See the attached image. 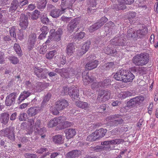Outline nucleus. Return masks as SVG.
<instances>
[{
	"label": "nucleus",
	"instance_id": "f257e3e1",
	"mask_svg": "<svg viewBox=\"0 0 158 158\" xmlns=\"http://www.w3.org/2000/svg\"><path fill=\"white\" fill-rule=\"evenodd\" d=\"M149 54L147 53H141L135 56L132 59V62L135 65L142 66L145 65L149 61Z\"/></svg>",
	"mask_w": 158,
	"mask_h": 158
},
{
	"label": "nucleus",
	"instance_id": "f03ea898",
	"mask_svg": "<svg viewBox=\"0 0 158 158\" xmlns=\"http://www.w3.org/2000/svg\"><path fill=\"white\" fill-rule=\"evenodd\" d=\"M144 97L142 95H138L131 98L127 102V106L129 108H135L141 106L144 100Z\"/></svg>",
	"mask_w": 158,
	"mask_h": 158
},
{
	"label": "nucleus",
	"instance_id": "7ed1b4c3",
	"mask_svg": "<svg viewBox=\"0 0 158 158\" xmlns=\"http://www.w3.org/2000/svg\"><path fill=\"white\" fill-rule=\"evenodd\" d=\"M2 135L5 137H7L12 141L15 140V133L13 127H9L1 130L0 131Z\"/></svg>",
	"mask_w": 158,
	"mask_h": 158
},
{
	"label": "nucleus",
	"instance_id": "20e7f679",
	"mask_svg": "<svg viewBox=\"0 0 158 158\" xmlns=\"http://www.w3.org/2000/svg\"><path fill=\"white\" fill-rule=\"evenodd\" d=\"M33 70L35 75L38 78L40 79H45L47 78V70L38 67L34 68Z\"/></svg>",
	"mask_w": 158,
	"mask_h": 158
},
{
	"label": "nucleus",
	"instance_id": "39448f33",
	"mask_svg": "<svg viewBox=\"0 0 158 158\" xmlns=\"http://www.w3.org/2000/svg\"><path fill=\"white\" fill-rule=\"evenodd\" d=\"M126 39L123 36H118L114 37L110 41V43L115 46H125L127 44Z\"/></svg>",
	"mask_w": 158,
	"mask_h": 158
},
{
	"label": "nucleus",
	"instance_id": "423d86ee",
	"mask_svg": "<svg viewBox=\"0 0 158 158\" xmlns=\"http://www.w3.org/2000/svg\"><path fill=\"white\" fill-rule=\"evenodd\" d=\"M110 95L109 91L105 90H101L98 93L97 100L100 102H105L110 98Z\"/></svg>",
	"mask_w": 158,
	"mask_h": 158
},
{
	"label": "nucleus",
	"instance_id": "0eeeda50",
	"mask_svg": "<svg viewBox=\"0 0 158 158\" xmlns=\"http://www.w3.org/2000/svg\"><path fill=\"white\" fill-rule=\"evenodd\" d=\"M76 0H66L61 2V6L62 13L67 12L70 9L72 10L73 5Z\"/></svg>",
	"mask_w": 158,
	"mask_h": 158
},
{
	"label": "nucleus",
	"instance_id": "6e6552de",
	"mask_svg": "<svg viewBox=\"0 0 158 158\" xmlns=\"http://www.w3.org/2000/svg\"><path fill=\"white\" fill-rule=\"evenodd\" d=\"M68 94L74 99L78 100L80 98L79 90L77 87L72 86L70 87L68 90Z\"/></svg>",
	"mask_w": 158,
	"mask_h": 158
},
{
	"label": "nucleus",
	"instance_id": "1a4fd4ad",
	"mask_svg": "<svg viewBox=\"0 0 158 158\" xmlns=\"http://www.w3.org/2000/svg\"><path fill=\"white\" fill-rule=\"evenodd\" d=\"M17 97L16 93H13L8 95L6 98L5 104L7 106H10L13 105Z\"/></svg>",
	"mask_w": 158,
	"mask_h": 158
},
{
	"label": "nucleus",
	"instance_id": "9d476101",
	"mask_svg": "<svg viewBox=\"0 0 158 158\" xmlns=\"http://www.w3.org/2000/svg\"><path fill=\"white\" fill-rule=\"evenodd\" d=\"M19 25L23 29L26 28L28 24V16L24 14H21L20 16L19 20Z\"/></svg>",
	"mask_w": 158,
	"mask_h": 158
},
{
	"label": "nucleus",
	"instance_id": "9b49d317",
	"mask_svg": "<svg viewBox=\"0 0 158 158\" xmlns=\"http://www.w3.org/2000/svg\"><path fill=\"white\" fill-rule=\"evenodd\" d=\"M97 0H89L87 2L88 6L87 8V12L89 14H92L95 12L96 6L97 5Z\"/></svg>",
	"mask_w": 158,
	"mask_h": 158
},
{
	"label": "nucleus",
	"instance_id": "f8f14e48",
	"mask_svg": "<svg viewBox=\"0 0 158 158\" xmlns=\"http://www.w3.org/2000/svg\"><path fill=\"white\" fill-rule=\"evenodd\" d=\"M55 72L59 74L63 78H69V69L56 68L55 70Z\"/></svg>",
	"mask_w": 158,
	"mask_h": 158
},
{
	"label": "nucleus",
	"instance_id": "ddd939ff",
	"mask_svg": "<svg viewBox=\"0 0 158 158\" xmlns=\"http://www.w3.org/2000/svg\"><path fill=\"white\" fill-rule=\"evenodd\" d=\"M55 105L56 108L58 110H62L67 107L69 105V103L65 99H62L56 102Z\"/></svg>",
	"mask_w": 158,
	"mask_h": 158
},
{
	"label": "nucleus",
	"instance_id": "4468645a",
	"mask_svg": "<svg viewBox=\"0 0 158 158\" xmlns=\"http://www.w3.org/2000/svg\"><path fill=\"white\" fill-rule=\"evenodd\" d=\"M111 81L110 79H106L95 84L96 88L103 87L106 88L109 85H111Z\"/></svg>",
	"mask_w": 158,
	"mask_h": 158
},
{
	"label": "nucleus",
	"instance_id": "2eb2a0df",
	"mask_svg": "<svg viewBox=\"0 0 158 158\" xmlns=\"http://www.w3.org/2000/svg\"><path fill=\"white\" fill-rule=\"evenodd\" d=\"M98 64L99 61L97 60L89 61L85 65V68L86 70H91L96 68Z\"/></svg>",
	"mask_w": 158,
	"mask_h": 158
},
{
	"label": "nucleus",
	"instance_id": "dca6fc26",
	"mask_svg": "<svg viewBox=\"0 0 158 158\" xmlns=\"http://www.w3.org/2000/svg\"><path fill=\"white\" fill-rule=\"evenodd\" d=\"M82 80L84 84L87 85L90 82H92L94 80V77L92 76H89L87 73H82Z\"/></svg>",
	"mask_w": 158,
	"mask_h": 158
},
{
	"label": "nucleus",
	"instance_id": "f3484780",
	"mask_svg": "<svg viewBox=\"0 0 158 158\" xmlns=\"http://www.w3.org/2000/svg\"><path fill=\"white\" fill-rule=\"evenodd\" d=\"M82 80L84 84L87 85L90 82H92L94 80V77L92 76H89L87 73H82Z\"/></svg>",
	"mask_w": 158,
	"mask_h": 158
},
{
	"label": "nucleus",
	"instance_id": "a211bd4d",
	"mask_svg": "<svg viewBox=\"0 0 158 158\" xmlns=\"http://www.w3.org/2000/svg\"><path fill=\"white\" fill-rule=\"evenodd\" d=\"M41 107L35 106L30 108L27 110V113L30 116H33L38 113L41 109Z\"/></svg>",
	"mask_w": 158,
	"mask_h": 158
},
{
	"label": "nucleus",
	"instance_id": "6ab92c4d",
	"mask_svg": "<svg viewBox=\"0 0 158 158\" xmlns=\"http://www.w3.org/2000/svg\"><path fill=\"white\" fill-rule=\"evenodd\" d=\"M31 94V93L29 91H24L22 92L17 100L18 103H21L22 101L29 96Z\"/></svg>",
	"mask_w": 158,
	"mask_h": 158
},
{
	"label": "nucleus",
	"instance_id": "aec40b11",
	"mask_svg": "<svg viewBox=\"0 0 158 158\" xmlns=\"http://www.w3.org/2000/svg\"><path fill=\"white\" fill-rule=\"evenodd\" d=\"M81 152L78 150H74L71 151L66 154L67 158H75L78 157L81 154Z\"/></svg>",
	"mask_w": 158,
	"mask_h": 158
},
{
	"label": "nucleus",
	"instance_id": "412c9836",
	"mask_svg": "<svg viewBox=\"0 0 158 158\" xmlns=\"http://www.w3.org/2000/svg\"><path fill=\"white\" fill-rule=\"evenodd\" d=\"M20 3L18 0H13L9 9V11L14 12L20 8Z\"/></svg>",
	"mask_w": 158,
	"mask_h": 158
},
{
	"label": "nucleus",
	"instance_id": "4be33fe9",
	"mask_svg": "<svg viewBox=\"0 0 158 158\" xmlns=\"http://www.w3.org/2000/svg\"><path fill=\"white\" fill-rule=\"evenodd\" d=\"M65 132L66 134V138L68 139H69L73 137L76 134L75 129L73 128L66 129Z\"/></svg>",
	"mask_w": 158,
	"mask_h": 158
},
{
	"label": "nucleus",
	"instance_id": "5701e85b",
	"mask_svg": "<svg viewBox=\"0 0 158 158\" xmlns=\"http://www.w3.org/2000/svg\"><path fill=\"white\" fill-rule=\"evenodd\" d=\"M0 119H2V123L5 125H6L9 121V114L8 112L2 113L1 115Z\"/></svg>",
	"mask_w": 158,
	"mask_h": 158
},
{
	"label": "nucleus",
	"instance_id": "b1692460",
	"mask_svg": "<svg viewBox=\"0 0 158 158\" xmlns=\"http://www.w3.org/2000/svg\"><path fill=\"white\" fill-rule=\"evenodd\" d=\"M53 141L56 143L61 144L64 143V136L61 135H57L52 137Z\"/></svg>",
	"mask_w": 158,
	"mask_h": 158
},
{
	"label": "nucleus",
	"instance_id": "393cba45",
	"mask_svg": "<svg viewBox=\"0 0 158 158\" xmlns=\"http://www.w3.org/2000/svg\"><path fill=\"white\" fill-rule=\"evenodd\" d=\"M107 131V130L106 129L101 128L98 130H96L94 132V134L97 136V139H99L103 137L105 135Z\"/></svg>",
	"mask_w": 158,
	"mask_h": 158
},
{
	"label": "nucleus",
	"instance_id": "a878e982",
	"mask_svg": "<svg viewBox=\"0 0 158 158\" xmlns=\"http://www.w3.org/2000/svg\"><path fill=\"white\" fill-rule=\"evenodd\" d=\"M107 27V30H108V33L110 36L112 35L113 34V31H114V29L115 28V25L114 23L111 21H110L106 23V25Z\"/></svg>",
	"mask_w": 158,
	"mask_h": 158
},
{
	"label": "nucleus",
	"instance_id": "bb28decb",
	"mask_svg": "<svg viewBox=\"0 0 158 158\" xmlns=\"http://www.w3.org/2000/svg\"><path fill=\"white\" fill-rule=\"evenodd\" d=\"M127 74L124 78V82H132L135 78V76L128 70H127Z\"/></svg>",
	"mask_w": 158,
	"mask_h": 158
},
{
	"label": "nucleus",
	"instance_id": "cd10ccee",
	"mask_svg": "<svg viewBox=\"0 0 158 158\" xmlns=\"http://www.w3.org/2000/svg\"><path fill=\"white\" fill-rule=\"evenodd\" d=\"M75 104L77 106L85 110L89 108V106L87 103L81 101L76 102Z\"/></svg>",
	"mask_w": 158,
	"mask_h": 158
},
{
	"label": "nucleus",
	"instance_id": "c85d7f7f",
	"mask_svg": "<svg viewBox=\"0 0 158 158\" xmlns=\"http://www.w3.org/2000/svg\"><path fill=\"white\" fill-rule=\"evenodd\" d=\"M62 13V12L61 11V9L60 10L59 9H55L51 11L50 15L52 17L56 18L58 17Z\"/></svg>",
	"mask_w": 158,
	"mask_h": 158
},
{
	"label": "nucleus",
	"instance_id": "c756f323",
	"mask_svg": "<svg viewBox=\"0 0 158 158\" xmlns=\"http://www.w3.org/2000/svg\"><path fill=\"white\" fill-rule=\"evenodd\" d=\"M75 47L72 43H69L66 47V53L68 55H71L74 51Z\"/></svg>",
	"mask_w": 158,
	"mask_h": 158
},
{
	"label": "nucleus",
	"instance_id": "7c9ffc66",
	"mask_svg": "<svg viewBox=\"0 0 158 158\" xmlns=\"http://www.w3.org/2000/svg\"><path fill=\"white\" fill-rule=\"evenodd\" d=\"M147 32V27H144L141 29H139L136 31L137 36L140 38H142L145 35Z\"/></svg>",
	"mask_w": 158,
	"mask_h": 158
},
{
	"label": "nucleus",
	"instance_id": "2f4dec72",
	"mask_svg": "<svg viewBox=\"0 0 158 158\" xmlns=\"http://www.w3.org/2000/svg\"><path fill=\"white\" fill-rule=\"evenodd\" d=\"M17 31V29L15 26H12L9 28V32L10 36L15 39L16 38V35Z\"/></svg>",
	"mask_w": 158,
	"mask_h": 158
},
{
	"label": "nucleus",
	"instance_id": "473e14b6",
	"mask_svg": "<svg viewBox=\"0 0 158 158\" xmlns=\"http://www.w3.org/2000/svg\"><path fill=\"white\" fill-rule=\"evenodd\" d=\"M35 132L37 133L40 135H41V138H44L45 136V133L46 132V128L45 127H43L42 128H36L35 129Z\"/></svg>",
	"mask_w": 158,
	"mask_h": 158
},
{
	"label": "nucleus",
	"instance_id": "72a5a7b5",
	"mask_svg": "<svg viewBox=\"0 0 158 158\" xmlns=\"http://www.w3.org/2000/svg\"><path fill=\"white\" fill-rule=\"evenodd\" d=\"M119 97L122 98H125L127 97L134 96L135 94L132 92L127 91L122 92L119 94Z\"/></svg>",
	"mask_w": 158,
	"mask_h": 158
},
{
	"label": "nucleus",
	"instance_id": "f704fd0d",
	"mask_svg": "<svg viewBox=\"0 0 158 158\" xmlns=\"http://www.w3.org/2000/svg\"><path fill=\"white\" fill-rule=\"evenodd\" d=\"M102 26V25L98 22L90 26L89 29V31L92 32L97 30Z\"/></svg>",
	"mask_w": 158,
	"mask_h": 158
},
{
	"label": "nucleus",
	"instance_id": "c9c22d12",
	"mask_svg": "<svg viewBox=\"0 0 158 158\" xmlns=\"http://www.w3.org/2000/svg\"><path fill=\"white\" fill-rule=\"evenodd\" d=\"M90 44V41H87V42L83 45L81 48V52H80L81 54L82 53L83 54H84L86 53V52L88 50Z\"/></svg>",
	"mask_w": 158,
	"mask_h": 158
},
{
	"label": "nucleus",
	"instance_id": "e433bc0d",
	"mask_svg": "<svg viewBox=\"0 0 158 158\" xmlns=\"http://www.w3.org/2000/svg\"><path fill=\"white\" fill-rule=\"evenodd\" d=\"M115 67V64L113 62H109L105 63L104 65V69L106 70H112Z\"/></svg>",
	"mask_w": 158,
	"mask_h": 158
},
{
	"label": "nucleus",
	"instance_id": "4c0bfd02",
	"mask_svg": "<svg viewBox=\"0 0 158 158\" xmlns=\"http://www.w3.org/2000/svg\"><path fill=\"white\" fill-rule=\"evenodd\" d=\"M47 84H44L41 82H39L35 86V90L37 92H40L46 87V85Z\"/></svg>",
	"mask_w": 158,
	"mask_h": 158
},
{
	"label": "nucleus",
	"instance_id": "58836bf2",
	"mask_svg": "<svg viewBox=\"0 0 158 158\" xmlns=\"http://www.w3.org/2000/svg\"><path fill=\"white\" fill-rule=\"evenodd\" d=\"M51 94L50 93H48L47 94L45 95L44 98V99L41 103L42 107H44L46 105L47 102H48L51 97Z\"/></svg>",
	"mask_w": 158,
	"mask_h": 158
},
{
	"label": "nucleus",
	"instance_id": "ea45409f",
	"mask_svg": "<svg viewBox=\"0 0 158 158\" xmlns=\"http://www.w3.org/2000/svg\"><path fill=\"white\" fill-rule=\"evenodd\" d=\"M105 148V146H96L95 147H91L89 148V150L94 152H99L101 151L104 150Z\"/></svg>",
	"mask_w": 158,
	"mask_h": 158
},
{
	"label": "nucleus",
	"instance_id": "a19ab883",
	"mask_svg": "<svg viewBox=\"0 0 158 158\" xmlns=\"http://www.w3.org/2000/svg\"><path fill=\"white\" fill-rule=\"evenodd\" d=\"M47 2L46 0H41L40 2H37V6L40 10L44 9L45 7Z\"/></svg>",
	"mask_w": 158,
	"mask_h": 158
},
{
	"label": "nucleus",
	"instance_id": "79ce46f5",
	"mask_svg": "<svg viewBox=\"0 0 158 158\" xmlns=\"http://www.w3.org/2000/svg\"><path fill=\"white\" fill-rule=\"evenodd\" d=\"M57 52L55 50H53L49 51L48 53H47L46 55V57L47 59L48 60L52 59L53 56L56 54Z\"/></svg>",
	"mask_w": 158,
	"mask_h": 158
},
{
	"label": "nucleus",
	"instance_id": "37998d69",
	"mask_svg": "<svg viewBox=\"0 0 158 158\" xmlns=\"http://www.w3.org/2000/svg\"><path fill=\"white\" fill-rule=\"evenodd\" d=\"M13 48L17 54L19 56H21L22 55V53L19 45L17 44H15Z\"/></svg>",
	"mask_w": 158,
	"mask_h": 158
},
{
	"label": "nucleus",
	"instance_id": "c03bdc74",
	"mask_svg": "<svg viewBox=\"0 0 158 158\" xmlns=\"http://www.w3.org/2000/svg\"><path fill=\"white\" fill-rule=\"evenodd\" d=\"M58 124L57 118H55L50 121L48 123V126L49 127H52L56 126Z\"/></svg>",
	"mask_w": 158,
	"mask_h": 158
},
{
	"label": "nucleus",
	"instance_id": "a18cd8bd",
	"mask_svg": "<svg viewBox=\"0 0 158 158\" xmlns=\"http://www.w3.org/2000/svg\"><path fill=\"white\" fill-rule=\"evenodd\" d=\"M36 35L35 34H31L29 36V38L28 40L29 43L33 45L35 44L36 40Z\"/></svg>",
	"mask_w": 158,
	"mask_h": 158
},
{
	"label": "nucleus",
	"instance_id": "49530a36",
	"mask_svg": "<svg viewBox=\"0 0 158 158\" xmlns=\"http://www.w3.org/2000/svg\"><path fill=\"white\" fill-rule=\"evenodd\" d=\"M40 12L37 10H35L32 14L31 17L33 20H36L39 17Z\"/></svg>",
	"mask_w": 158,
	"mask_h": 158
},
{
	"label": "nucleus",
	"instance_id": "de8ad7c7",
	"mask_svg": "<svg viewBox=\"0 0 158 158\" xmlns=\"http://www.w3.org/2000/svg\"><path fill=\"white\" fill-rule=\"evenodd\" d=\"M136 14L135 12H130L128 14V19L130 23H132L133 22V19L136 16Z\"/></svg>",
	"mask_w": 158,
	"mask_h": 158
},
{
	"label": "nucleus",
	"instance_id": "09e8293b",
	"mask_svg": "<svg viewBox=\"0 0 158 158\" xmlns=\"http://www.w3.org/2000/svg\"><path fill=\"white\" fill-rule=\"evenodd\" d=\"M97 139V136H96L95 134H94V132L88 136L86 139L87 140L89 141H94Z\"/></svg>",
	"mask_w": 158,
	"mask_h": 158
},
{
	"label": "nucleus",
	"instance_id": "8fccbe9b",
	"mask_svg": "<svg viewBox=\"0 0 158 158\" xmlns=\"http://www.w3.org/2000/svg\"><path fill=\"white\" fill-rule=\"evenodd\" d=\"M123 120L122 118H120L117 120H114L112 121H111L110 123L113 126H115L117 125L118 124H121L123 122Z\"/></svg>",
	"mask_w": 158,
	"mask_h": 158
},
{
	"label": "nucleus",
	"instance_id": "3c124183",
	"mask_svg": "<svg viewBox=\"0 0 158 158\" xmlns=\"http://www.w3.org/2000/svg\"><path fill=\"white\" fill-rule=\"evenodd\" d=\"M114 77L116 80L118 81H122V78L121 74H120V70L118 71L114 76Z\"/></svg>",
	"mask_w": 158,
	"mask_h": 158
},
{
	"label": "nucleus",
	"instance_id": "603ef678",
	"mask_svg": "<svg viewBox=\"0 0 158 158\" xmlns=\"http://www.w3.org/2000/svg\"><path fill=\"white\" fill-rule=\"evenodd\" d=\"M27 114L23 112L21 113L19 116V119L20 121H25L26 120Z\"/></svg>",
	"mask_w": 158,
	"mask_h": 158
},
{
	"label": "nucleus",
	"instance_id": "864d4df0",
	"mask_svg": "<svg viewBox=\"0 0 158 158\" xmlns=\"http://www.w3.org/2000/svg\"><path fill=\"white\" fill-rule=\"evenodd\" d=\"M8 59L12 63L14 64H17L19 62L18 58L14 56L9 57Z\"/></svg>",
	"mask_w": 158,
	"mask_h": 158
},
{
	"label": "nucleus",
	"instance_id": "5fc2aeb1",
	"mask_svg": "<svg viewBox=\"0 0 158 158\" xmlns=\"http://www.w3.org/2000/svg\"><path fill=\"white\" fill-rule=\"evenodd\" d=\"M79 23V20L78 18H75L70 22L69 24L72 27L75 28L76 27L77 25Z\"/></svg>",
	"mask_w": 158,
	"mask_h": 158
},
{
	"label": "nucleus",
	"instance_id": "6e6d98bb",
	"mask_svg": "<svg viewBox=\"0 0 158 158\" xmlns=\"http://www.w3.org/2000/svg\"><path fill=\"white\" fill-rule=\"evenodd\" d=\"M50 110L52 112L53 114L54 115H57L59 113V111L60 110H58V109L56 108V106L54 107L52 106L50 108Z\"/></svg>",
	"mask_w": 158,
	"mask_h": 158
},
{
	"label": "nucleus",
	"instance_id": "4d7b16f0",
	"mask_svg": "<svg viewBox=\"0 0 158 158\" xmlns=\"http://www.w3.org/2000/svg\"><path fill=\"white\" fill-rule=\"evenodd\" d=\"M24 156L26 158H37V156L35 154L29 153H25Z\"/></svg>",
	"mask_w": 158,
	"mask_h": 158
},
{
	"label": "nucleus",
	"instance_id": "13d9d810",
	"mask_svg": "<svg viewBox=\"0 0 158 158\" xmlns=\"http://www.w3.org/2000/svg\"><path fill=\"white\" fill-rule=\"evenodd\" d=\"M127 70H125L123 69H121L120 70V74H121V77L122 78H123V79H122V81L124 82V78H125V77L127 73Z\"/></svg>",
	"mask_w": 158,
	"mask_h": 158
},
{
	"label": "nucleus",
	"instance_id": "bf43d9fd",
	"mask_svg": "<svg viewBox=\"0 0 158 158\" xmlns=\"http://www.w3.org/2000/svg\"><path fill=\"white\" fill-rule=\"evenodd\" d=\"M57 118L59 124L62 123V124H63L66 120V118L65 116H60Z\"/></svg>",
	"mask_w": 158,
	"mask_h": 158
},
{
	"label": "nucleus",
	"instance_id": "052dcab7",
	"mask_svg": "<svg viewBox=\"0 0 158 158\" xmlns=\"http://www.w3.org/2000/svg\"><path fill=\"white\" fill-rule=\"evenodd\" d=\"M47 50V47L46 45H44L40 48V53L41 54H44L46 53Z\"/></svg>",
	"mask_w": 158,
	"mask_h": 158
},
{
	"label": "nucleus",
	"instance_id": "680f3d73",
	"mask_svg": "<svg viewBox=\"0 0 158 158\" xmlns=\"http://www.w3.org/2000/svg\"><path fill=\"white\" fill-rule=\"evenodd\" d=\"M42 22L44 24H48L49 23V19L47 17L43 16L41 18Z\"/></svg>",
	"mask_w": 158,
	"mask_h": 158
},
{
	"label": "nucleus",
	"instance_id": "e2e57ef3",
	"mask_svg": "<svg viewBox=\"0 0 158 158\" xmlns=\"http://www.w3.org/2000/svg\"><path fill=\"white\" fill-rule=\"evenodd\" d=\"M20 3V8L21 9L24 6L28 3V0H22L19 1Z\"/></svg>",
	"mask_w": 158,
	"mask_h": 158
},
{
	"label": "nucleus",
	"instance_id": "0e129e2a",
	"mask_svg": "<svg viewBox=\"0 0 158 158\" xmlns=\"http://www.w3.org/2000/svg\"><path fill=\"white\" fill-rule=\"evenodd\" d=\"M42 33L47 34L49 31V29L46 26H44L40 29Z\"/></svg>",
	"mask_w": 158,
	"mask_h": 158
},
{
	"label": "nucleus",
	"instance_id": "69168bd1",
	"mask_svg": "<svg viewBox=\"0 0 158 158\" xmlns=\"http://www.w3.org/2000/svg\"><path fill=\"white\" fill-rule=\"evenodd\" d=\"M17 117V113L15 112L11 114L9 116L10 120L11 121H15Z\"/></svg>",
	"mask_w": 158,
	"mask_h": 158
},
{
	"label": "nucleus",
	"instance_id": "338daca9",
	"mask_svg": "<svg viewBox=\"0 0 158 158\" xmlns=\"http://www.w3.org/2000/svg\"><path fill=\"white\" fill-rule=\"evenodd\" d=\"M108 20V19L105 17H102L100 20L99 21V22L102 25V26Z\"/></svg>",
	"mask_w": 158,
	"mask_h": 158
},
{
	"label": "nucleus",
	"instance_id": "774afa93",
	"mask_svg": "<svg viewBox=\"0 0 158 158\" xmlns=\"http://www.w3.org/2000/svg\"><path fill=\"white\" fill-rule=\"evenodd\" d=\"M47 151H48V150L46 148H41L37 150L36 152L39 154H42Z\"/></svg>",
	"mask_w": 158,
	"mask_h": 158
}]
</instances>
